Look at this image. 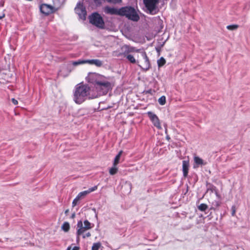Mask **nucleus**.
<instances>
[{
    "instance_id": "c9c22d12",
    "label": "nucleus",
    "mask_w": 250,
    "mask_h": 250,
    "mask_svg": "<svg viewBox=\"0 0 250 250\" xmlns=\"http://www.w3.org/2000/svg\"><path fill=\"white\" fill-rule=\"evenodd\" d=\"M75 213H74V214H73L72 215V218H74V217H75Z\"/></svg>"
},
{
    "instance_id": "2f4dec72",
    "label": "nucleus",
    "mask_w": 250,
    "mask_h": 250,
    "mask_svg": "<svg viewBox=\"0 0 250 250\" xmlns=\"http://www.w3.org/2000/svg\"><path fill=\"white\" fill-rule=\"evenodd\" d=\"M76 198H78V199L80 200L81 199L83 198V197H82V196L80 195V193H79L78 194V195L77 196Z\"/></svg>"
},
{
    "instance_id": "4468645a",
    "label": "nucleus",
    "mask_w": 250,
    "mask_h": 250,
    "mask_svg": "<svg viewBox=\"0 0 250 250\" xmlns=\"http://www.w3.org/2000/svg\"><path fill=\"white\" fill-rule=\"evenodd\" d=\"M123 49H125L124 55H129V53L132 52H139L140 53L141 50L140 49H136L135 48L128 45H125L123 47Z\"/></svg>"
},
{
    "instance_id": "f8f14e48",
    "label": "nucleus",
    "mask_w": 250,
    "mask_h": 250,
    "mask_svg": "<svg viewBox=\"0 0 250 250\" xmlns=\"http://www.w3.org/2000/svg\"><path fill=\"white\" fill-rule=\"evenodd\" d=\"M207 162L199 157L195 155L193 157V168H197L199 167H202L207 165Z\"/></svg>"
},
{
    "instance_id": "72a5a7b5",
    "label": "nucleus",
    "mask_w": 250,
    "mask_h": 250,
    "mask_svg": "<svg viewBox=\"0 0 250 250\" xmlns=\"http://www.w3.org/2000/svg\"><path fill=\"white\" fill-rule=\"evenodd\" d=\"M234 214V208L233 207H232V214L233 215Z\"/></svg>"
},
{
    "instance_id": "7c9ffc66",
    "label": "nucleus",
    "mask_w": 250,
    "mask_h": 250,
    "mask_svg": "<svg viewBox=\"0 0 250 250\" xmlns=\"http://www.w3.org/2000/svg\"><path fill=\"white\" fill-rule=\"evenodd\" d=\"M5 17V14L3 12L0 14V20L2 19Z\"/></svg>"
},
{
    "instance_id": "f03ea898",
    "label": "nucleus",
    "mask_w": 250,
    "mask_h": 250,
    "mask_svg": "<svg viewBox=\"0 0 250 250\" xmlns=\"http://www.w3.org/2000/svg\"><path fill=\"white\" fill-rule=\"evenodd\" d=\"M113 85V83L109 77L102 75L96 84V87L101 89L103 91V93L104 94L112 89Z\"/></svg>"
},
{
    "instance_id": "bb28decb",
    "label": "nucleus",
    "mask_w": 250,
    "mask_h": 250,
    "mask_svg": "<svg viewBox=\"0 0 250 250\" xmlns=\"http://www.w3.org/2000/svg\"><path fill=\"white\" fill-rule=\"evenodd\" d=\"M79 199L77 198L76 197L73 200L72 202V207H74L77 204L78 202L79 201Z\"/></svg>"
},
{
    "instance_id": "412c9836",
    "label": "nucleus",
    "mask_w": 250,
    "mask_h": 250,
    "mask_svg": "<svg viewBox=\"0 0 250 250\" xmlns=\"http://www.w3.org/2000/svg\"><path fill=\"white\" fill-rule=\"evenodd\" d=\"M62 229L65 232H67L70 229V225L69 223L65 222L63 223L61 227Z\"/></svg>"
},
{
    "instance_id": "f704fd0d",
    "label": "nucleus",
    "mask_w": 250,
    "mask_h": 250,
    "mask_svg": "<svg viewBox=\"0 0 250 250\" xmlns=\"http://www.w3.org/2000/svg\"><path fill=\"white\" fill-rule=\"evenodd\" d=\"M71 246H69L67 248V250H71Z\"/></svg>"
},
{
    "instance_id": "0eeeda50",
    "label": "nucleus",
    "mask_w": 250,
    "mask_h": 250,
    "mask_svg": "<svg viewBox=\"0 0 250 250\" xmlns=\"http://www.w3.org/2000/svg\"><path fill=\"white\" fill-rule=\"evenodd\" d=\"M143 0L148 12L152 15L155 14L157 12V5L159 2V0Z\"/></svg>"
},
{
    "instance_id": "e433bc0d",
    "label": "nucleus",
    "mask_w": 250,
    "mask_h": 250,
    "mask_svg": "<svg viewBox=\"0 0 250 250\" xmlns=\"http://www.w3.org/2000/svg\"><path fill=\"white\" fill-rule=\"evenodd\" d=\"M68 211H69L68 209L66 210L65 211V213L67 214L68 212Z\"/></svg>"
},
{
    "instance_id": "f3484780",
    "label": "nucleus",
    "mask_w": 250,
    "mask_h": 250,
    "mask_svg": "<svg viewBox=\"0 0 250 250\" xmlns=\"http://www.w3.org/2000/svg\"><path fill=\"white\" fill-rule=\"evenodd\" d=\"M97 188H98L97 186H95L92 188H89L87 190H85V191L80 192V195L82 196V197L83 198L84 197L86 196L89 193L97 190Z\"/></svg>"
},
{
    "instance_id": "f257e3e1",
    "label": "nucleus",
    "mask_w": 250,
    "mask_h": 250,
    "mask_svg": "<svg viewBox=\"0 0 250 250\" xmlns=\"http://www.w3.org/2000/svg\"><path fill=\"white\" fill-rule=\"evenodd\" d=\"M90 87L86 84L80 83L77 84L74 88L73 92V100L75 103L81 104L83 103L88 97H90Z\"/></svg>"
},
{
    "instance_id": "b1692460",
    "label": "nucleus",
    "mask_w": 250,
    "mask_h": 250,
    "mask_svg": "<svg viewBox=\"0 0 250 250\" xmlns=\"http://www.w3.org/2000/svg\"><path fill=\"white\" fill-rule=\"evenodd\" d=\"M166 63V61L163 57H161L159 60L157 61V63L159 67H161L164 65Z\"/></svg>"
},
{
    "instance_id": "a878e982",
    "label": "nucleus",
    "mask_w": 250,
    "mask_h": 250,
    "mask_svg": "<svg viewBox=\"0 0 250 250\" xmlns=\"http://www.w3.org/2000/svg\"><path fill=\"white\" fill-rule=\"evenodd\" d=\"M166 97L164 96H161L158 99V102L161 105H164L166 104Z\"/></svg>"
},
{
    "instance_id": "6ab92c4d",
    "label": "nucleus",
    "mask_w": 250,
    "mask_h": 250,
    "mask_svg": "<svg viewBox=\"0 0 250 250\" xmlns=\"http://www.w3.org/2000/svg\"><path fill=\"white\" fill-rule=\"evenodd\" d=\"M122 153H123V151L121 150L119 151L118 154L116 156V157L114 158L113 163V164L114 165L117 166L118 164L119 163L121 156Z\"/></svg>"
},
{
    "instance_id": "4c0bfd02",
    "label": "nucleus",
    "mask_w": 250,
    "mask_h": 250,
    "mask_svg": "<svg viewBox=\"0 0 250 250\" xmlns=\"http://www.w3.org/2000/svg\"><path fill=\"white\" fill-rule=\"evenodd\" d=\"M235 29H236L237 28V26L236 25H235Z\"/></svg>"
},
{
    "instance_id": "9d476101",
    "label": "nucleus",
    "mask_w": 250,
    "mask_h": 250,
    "mask_svg": "<svg viewBox=\"0 0 250 250\" xmlns=\"http://www.w3.org/2000/svg\"><path fill=\"white\" fill-rule=\"evenodd\" d=\"M147 115L153 125L158 129H162L160 121L157 116L151 111L148 112Z\"/></svg>"
},
{
    "instance_id": "c756f323",
    "label": "nucleus",
    "mask_w": 250,
    "mask_h": 250,
    "mask_svg": "<svg viewBox=\"0 0 250 250\" xmlns=\"http://www.w3.org/2000/svg\"><path fill=\"white\" fill-rule=\"evenodd\" d=\"M12 102L14 105H17L18 103V101L14 98L12 99Z\"/></svg>"
},
{
    "instance_id": "1a4fd4ad",
    "label": "nucleus",
    "mask_w": 250,
    "mask_h": 250,
    "mask_svg": "<svg viewBox=\"0 0 250 250\" xmlns=\"http://www.w3.org/2000/svg\"><path fill=\"white\" fill-rule=\"evenodd\" d=\"M75 12L78 15L79 18L84 20L86 19V11L85 7L80 2L77 3L76 7L75 9Z\"/></svg>"
},
{
    "instance_id": "ddd939ff",
    "label": "nucleus",
    "mask_w": 250,
    "mask_h": 250,
    "mask_svg": "<svg viewBox=\"0 0 250 250\" xmlns=\"http://www.w3.org/2000/svg\"><path fill=\"white\" fill-rule=\"evenodd\" d=\"M120 8L116 9L113 7H110L106 6L104 8V12L110 15H120Z\"/></svg>"
},
{
    "instance_id": "39448f33",
    "label": "nucleus",
    "mask_w": 250,
    "mask_h": 250,
    "mask_svg": "<svg viewBox=\"0 0 250 250\" xmlns=\"http://www.w3.org/2000/svg\"><path fill=\"white\" fill-rule=\"evenodd\" d=\"M89 22L98 28L103 29L104 22L102 17L98 13H93L89 17Z\"/></svg>"
},
{
    "instance_id": "4be33fe9",
    "label": "nucleus",
    "mask_w": 250,
    "mask_h": 250,
    "mask_svg": "<svg viewBox=\"0 0 250 250\" xmlns=\"http://www.w3.org/2000/svg\"><path fill=\"white\" fill-rule=\"evenodd\" d=\"M102 247V244L100 242L95 243L93 244L92 247V250H99Z\"/></svg>"
},
{
    "instance_id": "7ed1b4c3",
    "label": "nucleus",
    "mask_w": 250,
    "mask_h": 250,
    "mask_svg": "<svg viewBox=\"0 0 250 250\" xmlns=\"http://www.w3.org/2000/svg\"><path fill=\"white\" fill-rule=\"evenodd\" d=\"M120 16H125L128 19L137 21L140 19L135 9L131 7H125L120 8Z\"/></svg>"
},
{
    "instance_id": "cd10ccee",
    "label": "nucleus",
    "mask_w": 250,
    "mask_h": 250,
    "mask_svg": "<svg viewBox=\"0 0 250 250\" xmlns=\"http://www.w3.org/2000/svg\"><path fill=\"white\" fill-rule=\"evenodd\" d=\"M91 236V233L90 232H87L85 234L83 235V238H85L86 237H89Z\"/></svg>"
},
{
    "instance_id": "2eb2a0df",
    "label": "nucleus",
    "mask_w": 250,
    "mask_h": 250,
    "mask_svg": "<svg viewBox=\"0 0 250 250\" xmlns=\"http://www.w3.org/2000/svg\"><path fill=\"white\" fill-rule=\"evenodd\" d=\"M189 166V161L184 160L182 162V170L185 177L188 176Z\"/></svg>"
},
{
    "instance_id": "c85d7f7f",
    "label": "nucleus",
    "mask_w": 250,
    "mask_h": 250,
    "mask_svg": "<svg viewBox=\"0 0 250 250\" xmlns=\"http://www.w3.org/2000/svg\"><path fill=\"white\" fill-rule=\"evenodd\" d=\"M227 27L229 30H233L234 29V25H228Z\"/></svg>"
},
{
    "instance_id": "473e14b6",
    "label": "nucleus",
    "mask_w": 250,
    "mask_h": 250,
    "mask_svg": "<svg viewBox=\"0 0 250 250\" xmlns=\"http://www.w3.org/2000/svg\"><path fill=\"white\" fill-rule=\"evenodd\" d=\"M80 250V247H77V246H75L74 247L72 250Z\"/></svg>"
},
{
    "instance_id": "20e7f679",
    "label": "nucleus",
    "mask_w": 250,
    "mask_h": 250,
    "mask_svg": "<svg viewBox=\"0 0 250 250\" xmlns=\"http://www.w3.org/2000/svg\"><path fill=\"white\" fill-rule=\"evenodd\" d=\"M77 226L78 228L77 230V241L79 242L80 240L79 236L86 230L92 229L94 225L90 223L88 220H85L84 221L83 224L81 220L79 221Z\"/></svg>"
},
{
    "instance_id": "dca6fc26",
    "label": "nucleus",
    "mask_w": 250,
    "mask_h": 250,
    "mask_svg": "<svg viewBox=\"0 0 250 250\" xmlns=\"http://www.w3.org/2000/svg\"><path fill=\"white\" fill-rule=\"evenodd\" d=\"M86 63L90 64H94L98 67H100L103 65L102 62L98 59L87 60H86Z\"/></svg>"
},
{
    "instance_id": "6e6552de",
    "label": "nucleus",
    "mask_w": 250,
    "mask_h": 250,
    "mask_svg": "<svg viewBox=\"0 0 250 250\" xmlns=\"http://www.w3.org/2000/svg\"><path fill=\"white\" fill-rule=\"evenodd\" d=\"M140 54L143 60H139V63H138V65L142 69L146 71L149 69L150 66L148 58L145 51H141L140 52Z\"/></svg>"
},
{
    "instance_id": "423d86ee",
    "label": "nucleus",
    "mask_w": 250,
    "mask_h": 250,
    "mask_svg": "<svg viewBox=\"0 0 250 250\" xmlns=\"http://www.w3.org/2000/svg\"><path fill=\"white\" fill-rule=\"evenodd\" d=\"M60 8V6H57L54 4L53 5L43 3L40 5V10L42 13L45 15H49L52 13H55Z\"/></svg>"
},
{
    "instance_id": "a211bd4d",
    "label": "nucleus",
    "mask_w": 250,
    "mask_h": 250,
    "mask_svg": "<svg viewBox=\"0 0 250 250\" xmlns=\"http://www.w3.org/2000/svg\"><path fill=\"white\" fill-rule=\"evenodd\" d=\"M126 59L128 60V61H129L131 63H139V61L138 60V61H136V59H135L134 57L131 55V54H129V55H125Z\"/></svg>"
},
{
    "instance_id": "393cba45",
    "label": "nucleus",
    "mask_w": 250,
    "mask_h": 250,
    "mask_svg": "<svg viewBox=\"0 0 250 250\" xmlns=\"http://www.w3.org/2000/svg\"><path fill=\"white\" fill-rule=\"evenodd\" d=\"M208 208V206L205 204H201L198 206V209L201 211H205Z\"/></svg>"
},
{
    "instance_id": "9b49d317",
    "label": "nucleus",
    "mask_w": 250,
    "mask_h": 250,
    "mask_svg": "<svg viewBox=\"0 0 250 250\" xmlns=\"http://www.w3.org/2000/svg\"><path fill=\"white\" fill-rule=\"evenodd\" d=\"M102 75L96 73L90 72L86 77V81L96 85Z\"/></svg>"
},
{
    "instance_id": "58836bf2",
    "label": "nucleus",
    "mask_w": 250,
    "mask_h": 250,
    "mask_svg": "<svg viewBox=\"0 0 250 250\" xmlns=\"http://www.w3.org/2000/svg\"><path fill=\"white\" fill-rule=\"evenodd\" d=\"M167 129L166 128V132H167Z\"/></svg>"
},
{
    "instance_id": "5701e85b",
    "label": "nucleus",
    "mask_w": 250,
    "mask_h": 250,
    "mask_svg": "<svg viewBox=\"0 0 250 250\" xmlns=\"http://www.w3.org/2000/svg\"><path fill=\"white\" fill-rule=\"evenodd\" d=\"M86 63V60H78L77 61L72 62V64L73 66H77L80 64H84Z\"/></svg>"
},
{
    "instance_id": "aec40b11",
    "label": "nucleus",
    "mask_w": 250,
    "mask_h": 250,
    "mask_svg": "<svg viewBox=\"0 0 250 250\" xmlns=\"http://www.w3.org/2000/svg\"><path fill=\"white\" fill-rule=\"evenodd\" d=\"M118 170V168L117 166L114 165L113 164L112 167L109 170V173H110V175H113L117 173Z\"/></svg>"
}]
</instances>
